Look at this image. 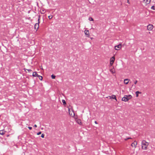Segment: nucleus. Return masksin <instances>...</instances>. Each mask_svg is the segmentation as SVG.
<instances>
[{
  "label": "nucleus",
  "mask_w": 155,
  "mask_h": 155,
  "mask_svg": "<svg viewBox=\"0 0 155 155\" xmlns=\"http://www.w3.org/2000/svg\"><path fill=\"white\" fill-rule=\"evenodd\" d=\"M141 149L143 150H146L148 149L149 145V143L145 140H143L141 143Z\"/></svg>",
  "instance_id": "nucleus-1"
},
{
  "label": "nucleus",
  "mask_w": 155,
  "mask_h": 155,
  "mask_svg": "<svg viewBox=\"0 0 155 155\" xmlns=\"http://www.w3.org/2000/svg\"><path fill=\"white\" fill-rule=\"evenodd\" d=\"M132 96L131 95H125L122 99V101L125 102L128 101L132 98Z\"/></svg>",
  "instance_id": "nucleus-2"
},
{
  "label": "nucleus",
  "mask_w": 155,
  "mask_h": 155,
  "mask_svg": "<svg viewBox=\"0 0 155 155\" xmlns=\"http://www.w3.org/2000/svg\"><path fill=\"white\" fill-rule=\"evenodd\" d=\"M68 108L69 115L72 117H74L75 116V114L72 107H71V108Z\"/></svg>",
  "instance_id": "nucleus-3"
},
{
  "label": "nucleus",
  "mask_w": 155,
  "mask_h": 155,
  "mask_svg": "<svg viewBox=\"0 0 155 155\" xmlns=\"http://www.w3.org/2000/svg\"><path fill=\"white\" fill-rule=\"evenodd\" d=\"M153 28V26L152 24H149L147 26V29L149 31L152 30Z\"/></svg>",
  "instance_id": "nucleus-4"
},
{
  "label": "nucleus",
  "mask_w": 155,
  "mask_h": 155,
  "mask_svg": "<svg viewBox=\"0 0 155 155\" xmlns=\"http://www.w3.org/2000/svg\"><path fill=\"white\" fill-rule=\"evenodd\" d=\"M106 98H109L110 99H115V100L116 101H117L116 96L114 94L112 95L111 96H108V97H107Z\"/></svg>",
  "instance_id": "nucleus-5"
},
{
  "label": "nucleus",
  "mask_w": 155,
  "mask_h": 155,
  "mask_svg": "<svg viewBox=\"0 0 155 155\" xmlns=\"http://www.w3.org/2000/svg\"><path fill=\"white\" fill-rule=\"evenodd\" d=\"M121 48V45L119 44V45L115 46L114 47L115 49L116 50H120Z\"/></svg>",
  "instance_id": "nucleus-6"
},
{
  "label": "nucleus",
  "mask_w": 155,
  "mask_h": 155,
  "mask_svg": "<svg viewBox=\"0 0 155 155\" xmlns=\"http://www.w3.org/2000/svg\"><path fill=\"white\" fill-rule=\"evenodd\" d=\"M137 144V142L136 141H134L131 144V146L132 147L136 148Z\"/></svg>",
  "instance_id": "nucleus-7"
},
{
  "label": "nucleus",
  "mask_w": 155,
  "mask_h": 155,
  "mask_svg": "<svg viewBox=\"0 0 155 155\" xmlns=\"http://www.w3.org/2000/svg\"><path fill=\"white\" fill-rule=\"evenodd\" d=\"M130 81V80L128 79H125L124 80V83L125 84H127L129 83Z\"/></svg>",
  "instance_id": "nucleus-8"
},
{
  "label": "nucleus",
  "mask_w": 155,
  "mask_h": 155,
  "mask_svg": "<svg viewBox=\"0 0 155 155\" xmlns=\"http://www.w3.org/2000/svg\"><path fill=\"white\" fill-rule=\"evenodd\" d=\"M84 33L85 35L87 37H89L90 36V34L89 31L88 30H85L84 31Z\"/></svg>",
  "instance_id": "nucleus-9"
},
{
  "label": "nucleus",
  "mask_w": 155,
  "mask_h": 155,
  "mask_svg": "<svg viewBox=\"0 0 155 155\" xmlns=\"http://www.w3.org/2000/svg\"><path fill=\"white\" fill-rule=\"evenodd\" d=\"M76 121V122L79 124L81 125L82 124V122L81 121V120L80 119H76L75 120Z\"/></svg>",
  "instance_id": "nucleus-10"
},
{
  "label": "nucleus",
  "mask_w": 155,
  "mask_h": 155,
  "mask_svg": "<svg viewBox=\"0 0 155 155\" xmlns=\"http://www.w3.org/2000/svg\"><path fill=\"white\" fill-rule=\"evenodd\" d=\"M39 23H38H38L35 24V29L37 30L38 29L39 27Z\"/></svg>",
  "instance_id": "nucleus-11"
},
{
  "label": "nucleus",
  "mask_w": 155,
  "mask_h": 155,
  "mask_svg": "<svg viewBox=\"0 0 155 155\" xmlns=\"http://www.w3.org/2000/svg\"><path fill=\"white\" fill-rule=\"evenodd\" d=\"M110 71L112 74H114L115 72V71L113 67V68H111L110 69Z\"/></svg>",
  "instance_id": "nucleus-12"
},
{
  "label": "nucleus",
  "mask_w": 155,
  "mask_h": 155,
  "mask_svg": "<svg viewBox=\"0 0 155 155\" xmlns=\"http://www.w3.org/2000/svg\"><path fill=\"white\" fill-rule=\"evenodd\" d=\"M45 10L44 8H42L41 9L40 12L41 14H44L45 13Z\"/></svg>",
  "instance_id": "nucleus-13"
},
{
  "label": "nucleus",
  "mask_w": 155,
  "mask_h": 155,
  "mask_svg": "<svg viewBox=\"0 0 155 155\" xmlns=\"http://www.w3.org/2000/svg\"><path fill=\"white\" fill-rule=\"evenodd\" d=\"M151 0H144V1L146 5L149 4L151 2Z\"/></svg>",
  "instance_id": "nucleus-14"
},
{
  "label": "nucleus",
  "mask_w": 155,
  "mask_h": 155,
  "mask_svg": "<svg viewBox=\"0 0 155 155\" xmlns=\"http://www.w3.org/2000/svg\"><path fill=\"white\" fill-rule=\"evenodd\" d=\"M115 61V57L114 56L112 57L110 59V62L114 63Z\"/></svg>",
  "instance_id": "nucleus-15"
},
{
  "label": "nucleus",
  "mask_w": 155,
  "mask_h": 155,
  "mask_svg": "<svg viewBox=\"0 0 155 155\" xmlns=\"http://www.w3.org/2000/svg\"><path fill=\"white\" fill-rule=\"evenodd\" d=\"M32 76L33 77H38V75L37 74V73L36 72H34L33 73Z\"/></svg>",
  "instance_id": "nucleus-16"
},
{
  "label": "nucleus",
  "mask_w": 155,
  "mask_h": 155,
  "mask_svg": "<svg viewBox=\"0 0 155 155\" xmlns=\"http://www.w3.org/2000/svg\"><path fill=\"white\" fill-rule=\"evenodd\" d=\"M141 92H139V91H137L136 92V96L137 97H138V94H141Z\"/></svg>",
  "instance_id": "nucleus-17"
},
{
  "label": "nucleus",
  "mask_w": 155,
  "mask_h": 155,
  "mask_svg": "<svg viewBox=\"0 0 155 155\" xmlns=\"http://www.w3.org/2000/svg\"><path fill=\"white\" fill-rule=\"evenodd\" d=\"M5 131L4 130H0V134L3 135L5 134Z\"/></svg>",
  "instance_id": "nucleus-18"
},
{
  "label": "nucleus",
  "mask_w": 155,
  "mask_h": 155,
  "mask_svg": "<svg viewBox=\"0 0 155 155\" xmlns=\"http://www.w3.org/2000/svg\"><path fill=\"white\" fill-rule=\"evenodd\" d=\"M39 78V79L40 80H42V79H43V78H42V77L41 76H40V75H38V77Z\"/></svg>",
  "instance_id": "nucleus-19"
},
{
  "label": "nucleus",
  "mask_w": 155,
  "mask_h": 155,
  "mask_svg": "<svg viewBox=\"0 0 155 155\" xmlns=\"http://www.w3.org/2000/svg\"><path fill=\"white\" fill-rule=\"evenodd\" d=\"M88 20L90 21H94V19L92 17H90L88 18Z\"/></svg>",
  "instance_id": "nucleus-20"
},
{
  "label": "nucleus",
  "mask_w": 155,
  "mask_h": 155,
  "mask_svg": "<svg viewBox=\"0 0 155 155\" xmlns=\"http://www.w3.org/2000/svg\"><path fill=\"white\" fill-rule=\"evenodd\" d=\"M62 101L64 105H65L66 104V102L64 100H62Z\"/></svg>",
  "instance_id": "nucleus-21"
},
{
  "label": "nucleus",
  "mask_w": 155,
  "mask_h": 155,
  "mask_svg": "<svg viewBox=\"0 0 155 155\" xmlns=\"http://www.w3.org/2000/svg\"><path fill=\"white\" fill-rule=\"evenodd\" d=\"M40 15H39L38 16V23H40Z\"/></svg>",
  "instance_id": "nucleus-22"
},
{
  "label": "nucleus",
  "mask_w": 155,
  "mask_h": 155,
  "mask_svg": "<svg viewBox=\"0 0 155 155\" xmlns=\"http://www.w3.org/2000/svg\"><path fill=\"white\" fill-rule=\"evenodd\" d=\"M53 16L52 15L49 16L48 18L49 19H51L53 17Z\"/></svg>",
  "instance_id": "nucleus-23"
},
{
  "label": "nucleus",
  "mask_w": 155,
  "mask_h": 155,
  "mask_svg": "<svg viewBox=\"0 0 155 155\" xmlns=\"http://www.w3.org/2000/svg\"><path fill=\"white\" fill-rule=\"evenodd\" d=\"M51 77L52 79H54L55 78V76L53 74L51 75Z\"/></svg>",
  "instance_id": "nucleus-24"
},
{
  "label": "nucleus",
  "mask_w": 155,
  "mask_h": 155,
  "mask_svg": "<svg viewBox=\"0 0 155 155\" xmlns=\"http://www.w3.org/2000/svg\"><path fill=\"white\" fill-rule=\"evenodd\" d=\"M131 139V137H128V138H127L126 139H124V140H128V139Z\"/></svg>",
  "instance_id": "nucleus-25"
},
{
  "label": "nucleus",
  "mask_w": 155,
  "mask_h": 155,
  "mask_svg": "<svg viewBox=\"0 0 155 155\" xmlns=\"http://www.w3.org/2000/svg\"><path fill=\"white\" fill-rule=\"evenodd\" d=\"M151 9H153V10H155V9H154V6H153L151 7Z\"/></svg>",
  "instance_id": "nucleus-26"
},
{
  "label": "nucleus",
  "mask_w": 155,
  "mask_h": 155,
  "mask_svg": "<svg viewBox=\"0 0 155 155\" xmlns=\"http://www.w3.org/2000/svg\"><path fill=\"white\" fill-rule=\"evenodd\" d=\"M44 136H45V135H44V134H42L41 137L42 138H44Z\"/></svg>",
  "instance_id": "nucleus-27"
},
{
  "label": "nucleus",
  "mask_w": 155,
  "mask_h": 155,
  "mask_svg": "<svg viewBox=\"0 0 155 155\" xmlns=\"http://www.w3.org/2000/svg\"><path fill=\"white\" fill-rule=\"evenodd\" d=\"M137 80H136L134 81V84H137Z\"/></svg>",
  "instance_id": "nucleus-28"
},
{
  "label": "nucleus",
  "mask_w": 155,
  "mask_h": 155,
  "mask_svg": "<svg viewBox=\"0 0 155 155\" xmlns=\"http://www.w3.org/2000/svg\"><path fill=\"white\" fill-rule=\"evenodd\" d=\"M24 69L25 70H25H27L28 71H31V69Z\"/></svg>",
  "instance_id": "nucleus-29"
},
{
  "label": "nucleus",
  "mask_w": 155,
  "mask_h": 155,
  "mask_svg": "<svg viewBox=\"0 0 155 155\" xmlns=\"http://www.w3.org/2000/svg\"><path fill=\"white\" fill-rule=\"evenodd\" d=\"M41 134V132H39L37 134V135H39L40 134Z\"/></svg>",
  "instance_id": "nucleus-30"
},
{
  "label": "nucleus",
  "mask_w": 155,
  "mask_h": 155,
  "mask_svg": "<svg viewBox=\"0 0 155 155\" xmlns=\"http://www.w3.org/2000/svg\"><path fill=\"white\" fill-rule=\"evenodd\" d=\"M113 63H114L110 62V65L112 66L113 65Z\"/></svg>",
  "instance_id": "nucleus-31"
},
{
  "label": "nucleus",
  "mask_w": 155,
  "mask_h": 155,
  "mask_svg": "<svg viewBox=\"0 0 155 155\" xmlns=\"http://www.w3.org/2000/svg\"><path fill=\"white\" fill-rule=\"evenodd\" d=\"M28 128L30 129V130H31L32 128V127H28Z\"/></svg>",
  "instance_id": "nucleus-32"
},
{
  "label": "nucleus",
  "mask_w": 155,
  "mask_h": 155,
  "mask_svg": "<svg viewBox=\"0 0 155 155\" xmlns=\"http://www.w3.org/2000/svg\"><path fill=\"white\" fill-rule=\"evenodd\" d=\"M129 0H127V3H128V4L130 3Z\"/></svg>",
  "instance_id": "nucleus-33"
},
{
  "label": "nucleus",
  "mask_w": 155,
  "mask_h": 155,
  "mask_svg": "<svg viewBox=\"0 0 155 155\" xmlns=\"http://www.w3.org/2000/svg\"><path fill=\"white\" fill-rule=\"evenodd\" d=\"M34 127H37V126L36 124H35L34 125Z\"/></svg>",
  "instance_id": "nucleus-34"
},
{
  "label": "nucleus",
  "mask_w": 155,
  "mask_h": 155,
  "mask_svg": "<svg viewBox=\"0 0 155 155\" xmlns=\"http://www.w3.org/2000/svg\"><path fill=\"white\" fill-rule=\"evenodd\" d=\"M94 123H95V124H97V122L96 121H95L94 122Z\"/></svg>",
  "instance_id": "nucleus-35"
}]
</instances>
